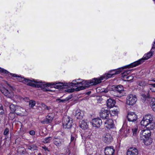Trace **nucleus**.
Segmentation results:
<instances>
[{
  "mask_svg": "<svg viewBox=\"0 0 155 155\" xmlns=\"http://www.w3.org/2000/svg\"><path fill=\"white\" fill-rule=\"evenodd\" d=\"M76 81H73L72 82V86L79 85L76 88V91H79L86 89V87H89L90 85H95L101 82V80L97 78H94L90 81H83L81 82H78L75 83Z\"/></svg>",
  "mask_w": 155,
  "mask_h": 155,
  "instance_id": "1",
  "label": "nucleus"
},
{
  "mask_svg": "<svg viewBox=\"0 0 155 155\" xmlns=\"http://www.w3.org/2000/svg\"><path fill=\"white\" fill-rule=\"evenodd\" d=\"M151 131L149 130H142L140 134V139L146 145H150L152 143V140L150 138Z\"/></svg>",
  "mask_w": 155,
  "mask_h": 155,
  "instance_id": "2",
  "label": "nucleus"
},
{
  "mask_svg": "<svg viewBox=\"0 0 155 155\" xmlns=\"http://www.w3.org/2000/svg\"><path fill=\"white\" fill-rule=\"evenodd\" d=\"M17 79L20 81L24 83H27V85L32 87H42L43 85L42 83L39 82L37 80H31L27 78H25L20 76H18Z\"/></svg>",
  "mask_w": 155,
  "mask_h": 155,
  "instance_id": "3",
  "label": "nucleus"
},
{
  "mask_svg": "<svg viewBox=\"0 0 155 155\" xmlns=\"http://www.w3.org/2000/svg\"><path fill=\"white\" fill-rule=\"evenodd\" d=\"M124 88L122 85H115L112 86L110 93L114 96L121 97L124 95Z\"/></svg>",
  "mask_w": 155,
  "mask_h": 155,
  "instance_id": "4",
  "label": "nucleus"
},
{
  "mask_svg": "<svg viewBox=\"0 0 155 155\" xmlns=\"http://www.w3.org/2000/svg\"><path fill=\"white\" fill-rule=\"evenodd\" d=\"M152 55V54L151 52H149L147 54L144 55L143 58L127 66V67L129 68L135 67L137 65H138L142 63L144 61V60L148 59L150 58Z\"/></svg>",
  "mask_w": 155,
  "mask_h": 155,
  "instance_id": "5",
  "label": "nucleus"
},
{
  "mask_svg": "<svg viewBox=\"0 0 155 155\" xmlns=\"http://www.w3.org/2000/svg\"><path fill=\"white\" fill-rule=\"evenodd\" d=\"M73 123L72 119L66 116L63 117L62 120V124L64 128L65 129H70L72 126Z\"/></svg>",
  "mask_w": 155,
  "mask_h": 155,
  "instance_id": "6",
  "label": "nucleus"
},
{
  "mask_svg": "<svg viewBox=\"0 0 155 155\" xmlns=\"http://www.w3.org/2000/svg\"><path fill=\"white\" fill-rule=\"evenodd\" d=\"M137 100V98L135 95L129 94L127 97L126 103L129 105L132 106L136 103Z\"/></svg>",
  "mask_w": 155,
  "mask_h": 155,
  "instance_id": "7",
  "label": "nucleus"
},
{
  "mask_svg": "<svg viewBox=\"0 0 155 155\" xmlns=\"http://www.w3.org/2000/svg\"><path fill=\"white\" fill-rule=\"evenodd\" d=\"M103 141L107 144H110L113 140V138L111 135L109 133L104 134L102 137Z\"/></svg>",
  "mask_w": 155,
  "mask_h": 155,
  "instance_id": "8",
  "label": "nucleus"
},
{
  "mask_svg": "<svg viewBox=\"0 0 155 155\" xmlns=\"http://www.w3.org/2000/svg\"><path fill=\"white\" fill-rule=\"evenodd\" d=\"M122 69L121 68H119L117 70H115L111 71L104 76V78L107 79L111 77L114 75L120 73Z\"/></svg>",
  "mask_w": 155,
  "mask_h": 155,
  "instance_id": "9",
  "label": "nucleus"
},
{
  "mask_svg": "<svg viewBox=\"0 0 155 155\" xmlns=\"http://www.w3.org/2000/svg\"><path fill=\"white\" fill-rule=\"evenodd\" d=\"M110 113V112L108 110H105L104 108H102L100 112V116L103 119H108Z\"/></svg>",
  "mask_w": 155,
  "mask_h": 155,
  "instance_id": "10",
  "label": "nucleus"
},
{
  "mask_svg": "<svg viewBox=\"0 0 155 155\" xmlns=\"http://www.w3.org/2000/svg\"><path fill=\"white\" fill-rule=\"evenodd\" d=\"M127 117L128 121L133 122H135L137 118V115L134 112H129Z\"/></svg>",
  "mask_w": 155,
  "mask_h": 155,
  "instance_id": "11",
  "label": "nucleus"
},
{
  "mask_svg": "<svg viewBox=\"0 0 155 155\" xmlns=\"http://www.w3.org/2000/svg\"><path fill=\"white\" fill-rule=\"evenodd\" d=\"M54 117V114L52 113H49L46 116V118L42 121L41 122L43 124H48L51 123Z\"/></svg>",
  "mask_w": 155,
  "mask_h": 155,
  "instance_id": "12",
  "label": "nucleus"
},
{
  "mask_svg": "<svg viewBox=\"0 0 155 155\" xmlns=\"http://www.w3.org/2000/svg\"><path fill=\"white\" fill-rule=\"evenodd\" d=\"M115 152L113 146H107L104 148V153L105 155H114Z\"/></svg>",
  "mask_w": 155,
  "mask_h": 155,
  "instance_id": "13",
  "label": "nucleus"
},
{
  "mask_svg": "<svg viewBox=\"0 0 155 155\" xmlns=\"http://www.w3.org/2000/svg\"><path fill=\"white\" fill-rule=\"evenodd\" d=\"M102 121L99 118H95L92 120V124L93 127H99L101 125Z\"/></svg>",
  "mask_w": 155,
  "mask_h": 155,
  "instance_id": "14",
  "label": "nucleus"
},
{
  "mask_svg": "<svg viewBox=\"0 0 155 155\" xmlns=\"http://www.w3.org/2000/svg\"><path fill=\"white\" fill-rule=\"evenodd\" d=\"M53 141L54 144L57 147L61 146L64 143V139L58 138V137H54Z\"/></svg>",
  "mask_w": 155,
  "mask_h": 155,
  "instance_id": "15",
  "label": "nucleus"
},
{
  "mask_svg": "<svg viewBox=\"0 0 155 155\" xmlns=\"http://www.w3.org/2000/svg\"><path fill=\"white\" fill-rule=\"evenodd\" d=\"M138 154L137 149L134 147L129 148L127 151V155H137Z\"/></svg>",
  "mask_w": 155,
  "mask_h": 155,
  "instance_id": "16",
  "label": "nucleus"
},
{
  "mask_svg": "<svg viewBox=\"0 0 155 155\" xmlns=\"http://www.w3.org/2000/svg\"><path fill=\"white\" fill-rule=\"evenodd\" d=\"M25 112L26 110L25 109L18 106L17 107V109L15 113L17 115L23 116L24 115Z\"/></svg>",
  "mask_w": 155,
  "mask_h": 155,
  "instance_id": "17",
  "label": "nucleus"
},
{
  "mask_svg": "<svg viewBox=\"0 0 155 155\" xmlns=\"http://www.w3.org/2000/svg\"><path fill=\"white\" fill-rule=\"evenodd\" d=\"M38 82H39L42 83L43 85L41 86L42 87H41L43 90L45 91H52L49 89H48L47 87H50L52 85V83H45V82H39L38 80H36Z\"/></svg>",
  "mask_w": 155,
  "mask_h": 155,
  "instance_id": "18",
  "label": "nucleus"
},
{
  "mask_svg": "<svg viewBox=\"0 0 155 155\" xmlns=\"http://www.w3.org/2000/svg\"><path fill=\"white\" fill-rule=\"evenodd\" d=\"M105 127L108 129H110L114 127V125L113 124V121L111 119H109L105 122Z\"/></svg>",
  "mask_w": 155,
  "mask_h": 155,
  "instance_id": "19",
  "label": "nucleus"
},
{
  "mask_svg": "<svg viewBox=\"0 0 155 155\" xmlns=\"http://www.w3.org/2000/svg\"><path fill=\"white\" fill-rule=\"evenodd\" d=\"M106 103L107 107L111 108L114 106L116 101L110 98L107 100Z\"/></svg>",
  "mask_w": 155,
  "mask_h": 155,
  "instance_id": "20",
  "label": "nucleus"
},
{
  "mask_svg": "<svg viewBox=\"0 0 155 155\" xmlns=\"http://www.w3.org/2000/svg\"><path fill=\"white\" fill-rule=\"evenodd\" d=\"M52 85L55 84L54 87L55 88L58 89H61L65 88V86H66V85H64L63 83L61 82H54L52 83Z\"/></svg>",
  "mask_w": 155,
  "mask_h": 155,
  "instance_id": "21",
  "label": "nucleus"
},
{
  "mask_svg": "<svg viewBox=\"0 0 155 155\" xmlns=\"http://www.w3.org/2000/svg\"><path fill=\"white\" fill-rule=\"evenodd\" d=\"M79 126L82 129L85 130L87 129L88 127V126L86 122L84 120H82L79 122Z\"/></svg>",
  "mask_w": 155,
  "mask_h": 155,
  "instance_id": "22",
  "label": "nucleus"
},
{
  "mask_svg": "<svg viewBox=\"0 0 155 155\" xmlns=\"http://www.w3.org/2000/svg\"><path fill=\"white\" fill-rule=\"evenodd\" d=\"M72 97V95H70L68 97H66L65 99H61L60 98L56 100V101L59 103L62 102L66 103L69 102V101Z\"/></svg>",
  "mask_w": 155,
  "mask_h": 155,
  "instance_id": "23",
  "label": "nucleus"
},
{
  "mask_svg": "<svg viewBox=\"0 0 155 155\" xmlns=\"http://www.w3.org/2000/svg\"><path fill=\"white\" fill-rule=\"evenodd\" d=\"M145 127L147 130H149L150 131V130H153L154 128L155 127V124L152 122H150Z\"/></svg>",
  "mask_w": 155,
  "mask_h": 155,
  "instance_id": "24",
  "label": "nucleus"
},
{
  "mask_svg": "<svg viewBox=\"0 0 155 155\" xmlns=\"http://www.w3.org/2000/svg\"><path fill=\"white\" fill-rule=\"evenodd\" d=\"M83 115V113H81L80 110H77L76 111L75 117L78 119H81Z\"/></svg>",
  "mask_w": 155,
  "mask_h": 155,
  "instance_id": "25",
  "label": "nucleus"
},
{
  "mask_svg": "<svg viewBox=\"0 0 155 155\" xmlns=\"http://www.w3.org/2000/svg\"><path fill=\"white\" fill-rule=\"evenodd\" d=\"M150 122V121L147 119L146 120L145 118L143 117V120L141 121L140 124L142 125L145 127Z\"/></svg>",
  "mask_w": 155,
  "mask_h": 155,
  "instance_id": "26",
  "label": "nucleus"
},
{
  "mask_svg": "<svg viewBox=\"0 0 155 155\" xmlns=\"http://www.w3.org/2000/svg\"><path fill=\"white\" fill-rule=\"evenodd\" d=\"M52 139V137H49L45 138L42 142L45 143H48L50 142Z\"/></svg>",
  "mask_w": 155,
  "mask_h": 155,
  "instance_id": "27",
  "label": "nucleus"
},
{
  "mask_svg": "<svg viewBox=\"0 0 155 155\" xmlns=\"http://www.w3.org/2000/svg\"><path fill=\"white\" fill-rule=\"evenodd\" d=\"M18 106L17 105H15L14 104H12L10 105V106L9 107L12 111L15 112L17 109V107Z\"/></svg>",
  "mask_w": 155,
  "mask_h": 155,
  "instance_id": "28",
  "label": "nucleus"
},
{
  "mask_svg": "<svg viewBox=\"0 0 155 155\" xmlns=\"http://www.w3.org/2000/svg\"><path fill=\"white\" fill-rule=\"evenodd\" d=\"M15 113L14 112H11L9 114L8 118L10 120H13L15 117Z\"/></svg>",
  "mask_w": 155,
  "mask_h": 155,
  "instance_id": "29",
  "label": "nucleus"
},
{
  "mask_svg": "<svg viewBox=\"0 0 155 155\" xmlns=\"http://www.w3.org/2000/svg\"><path fill=\"white\" fill-rule=\"evenodd\" d=\"M145 118L146 119H147L150 122H152L153 120V118L150 114L147 115L143 117Z\"/></svg>",
  "mask_w": 155,
  "mask_h": 155,
  "instance_id": "30",
  "label": "nucleus"
},
{
  "mask_svg": "<svg viewBox=\"0 0 155 155\" xmlns=\"http://www.w3.org/2000/svg\"><path fill=\"white\" fill-rule=\"evenodd\" d=\"M37 147L34 144L27 146V149L31 150V151H33L36 150L37 149Z\"/></svg>",
  "mask_w": 155,
  "mask_h": 155,
  "instance_id": "31",
  "label": "nucleus"
},
{
  "mask_svg": "<svg viewBox=\"0 0 155 155\" xmlns=\"http://www.w3.org/2000/svg\"><path fill=\"white\" fill-rule=\"evenodd\" d=\"M41 107L43 108L44 110H49L51 109V107L50 106H48L46 105L44 103H42L41 104Z\"/></svg>",
  "mask_w": 155,
  "mask_h": 155,
  "instance_id": "32",
  "label": "nucleus"
},
{
  "mask_svg": "<svg viewBox=\"0 0 155 155\" xmlns=\"http://www.w3.org/2000/svg\"><path fill=\"white\" fill-rule=\"evenodd\" d=\"M137 84L140 86H145L146 85V82L144 81H141L137 82Z\"/></svg>",
  "mask_w": 155,
  "mask_h": 155,
  "instance_id": "33",
  "label": "nucleus"
},
{
  "mask_svg": "<svg viewBox=\"0 0 155 155\" xmlns=\"http://www.w3.org/2000/svg\"><path fill=\"white\" fill-rule=\"evenodd\" d=\"M151 107L153 110L155 111V99L152 100L151 102Z\"/></svg>",
  "mask_w": 155,
  "mask_h": 155,
  "instance_id": "34",
  "label": "nucleus"
},
{
  "mask_svg": "<svg viewBox=\"0 0 155 155\" xmlns=\"http://www.w3.org/2000/svg\"><path fill=\"white\" fill-rule=\"evenodd\" d=\"M76 135L74 133H72L71 135V141L74 142L76 140Z\"/></svg>",
  "mask_w": 155,
  "mask_h": 155,
  "instance_id": "35",
  "label": "nucleus"
},
{
  "mask_svg": "<svg viewBox=\"0 0 155 155\" xmlns=\"http://www.w3.org/2000/svg\"><path fill=\"white\" fill-rule=\"evenodd\" d=\"M142 97H141V100L143 102H144L146 100L147 98H148L149 96H147L145 94H143L141 95Z\"/></svg>",
  "mask_w": 155,
  "mask_h": 155,
  "instance_id": "36",
  "label": "nucleus"
},
{
  "mask_svg": "<svg viewBox=\"0 0 155 155\" xmlns=\"http://www.w3.org/2000/svg\"><path fill=\"white\" fill-rule=\"evenodd\" d=\"M35 101L33 100H31L30 101L29 105L31 108H32L35 105Z\"/></svg>",
  "mask_w": 155,
  "mask_h": 155,
  "instance_id": "37",
  "label": "nucleus"
},
{
  "mask_svg": "<svg viewBox=\"0 0 155 155\" xmlns=\"http://www.w3.org/2000/svg\"><path fill=\"white\" fill-rule=\"evenodd\" d=\"M151 86L150 87V89L152 91L155 92V83L150 84Z\"/></svg>",
  "mask_w": 155,
  "mask_h": 155,
  "instance_id": "38",
  "label": "nucleus"
},
{
  "mask_svg": "<svg viewBox=\"0 0 155 155\" xmlns=\"http://www.w3.org/2000/svg\"><path fill=\"white\" fill-rule=\"evenodd\" d=\"M0 72L3 74H8V72L7 70L0 67Z\"/></svg>",
  "mask_w": 155,
  "mask_h": 155,
  "instance_id": "39",
  "label": "nucleus"
},
{
  "mask_svg": "<svg viewBox=\"0 0 155 155\" xmlns=\"http://www.w3.org/2000/svg\"><path fill=\"white\" fill-rule=\"evenodd\" d=\"M127 75V73L126 71H124L123 73H122V77L124 78H126Z\"/></svg>",
  "mask_w": 155,
  "mask_h": 155,
  "instance_id": "40",
  "label": "nucleus"
},
{
  "mask_svg": "<svg viewBox=\"0 0 155 155\" xmlns=\"http://www.w3.org/2000/svg\"><path fill=\"white\" fill-rule=\"evenodd\" d=\"M132 130L133 132V135L134 136H135L136 134L137 128H134L132 129Z\"/></svg>",
  "mask_w": 155,
  "mask_h": 155,
  "instance_id": "41",
  "label": "nucleus"
},
{
  "mask_svg": "<svg viewBox=\"0 0 155 155\" xmlns=\"http://www.w3.org/2000/svg\"><path fill=\"white\" fill-rule=\"evenodd\" d=\"M5 104L6 106H8L9 107L10 106V105L12 104L11 103H10L9 102H8L7 100H6L5 101Z\"/></svg>",
  "mask_w": 155,
  "mask_h": 155,
  "instance_id": "42",
  "label": "nucleus"
},
{
  "mask_svg": "<svg viewBox=\"0 0 155 155\" xmlns=\"http://www.w3.org/2000/svg\"><path fill=\"white\" fill-rule=\"evenodd\" d=\"M42 148L43 149H44L45 151H47L48 152H50V151L48 148L45 145L42 146Z\"/></svg>",
  "mask_w": 155,
  "mask_h": 155,
  "instance_id": "43",
  "label": "nucleus"
},
{
  "mask_svg": "<svg viewBox=\"0 0 155 155\" xmlns=\"http://www.w3.org/2000/svg\"><path fill=\"white\" fill-rule=\"evenodd\" d=\"M9 132V129L8 128H6L4 131V134L5 135H7L8 134Z\"/></svg>",
  "mask_w": 155,
  "mask_h": 155,
  "instance_id": "44",
  "label": "nucleus"
},
{
  "mask_svg": "<svg viewBox=\"0 0 155 155\" xmlns=\"http://www.w3.org/2000/svg\"><path fill=\"white\" fill-rule=\"evenodd\" d=\"M126 78L127 79V81H130L133 79V77L131 76H129L126 77Z\"/></svg>",
  "mask_w": 155,
  "mask_h": 155,
  "instance_id": "45",
  "label": "nucleus"
},
{
  "mask_svg": "<svg viewBox=\"0 0 155 155\" xmlns=\"http://www.w3.org/2000/svg\"><path fill=\"white\" fill-rule=\"evenodd\" d=\"M129 129H128L127 131V130H126V131L124 130V129L123 127H122L120 130L121 131H124V133H126V134L129 132Z\"/></svg>",
  "mask_w": 155,
  "mask_h": 155,
  "instance_id": "46",
  "label": "nucleus"
},
{
  "mask_svg": "<svg viewBox=\"0 0 155 155\" xmlns=\"http://www.w3.org/2000/svg\"><path fill=\"white\" fill-rule=\"evenodd\" d=\"M118 111L117 110H113L112 111V113L114 115H117L118 114Z\"/></svg>",
  "mask_w": 155,
  "mask_h": 155,
  "instance_id": "47",
  "label": "nucleus"
},
{
  "mask_svg": "<svg viewBox=\"0 0 155 155\" xmlns=\"http://www.w3.org/2000/svg\"><path fill=\"white\" fill-rule=\"evenodd\" d=\"M29 133L31 135H34L35 134V131L34 130H31L29 131Z\"/></svg>",
  "mask_w": 155,
  "mask_h": 155,
  "instance_id": "48",
  "label": "nucleus"
},
{
  "mask_svg": "<svg viewBox=\"0 0 155 155\" xmlns=\"http://www.w3.org/2000/svg\"><path fill=\"white\" fill-rule=\"evenodd\" d=\"M74 91V89H69L67 90V91L68 92L72 93Z\"/></svg>",
  "mask_w": 155,
  "mask_h": 155,
  "instance_id": "49",
  "label": "nucleus"
},
{
  "mask_svg": "<svg viewBox=\"0 0 155 155\" xmlns=\"http://www.w3.org/2000/svg\"><path fill=\"white\" fill-rule=\"evenodd\" d=\"M3 111L2 106V104H0V114L2 113Z\"/></svg>",
  "mask_w": 155,
  "mask_h": 155,
  "instance_id": "50",
  "label": "nucleus"
},
{
  "mask_svg": "<svg viewBox=\"0 0 155 155\" xmlns=\"http://www.w3.org/2000/svg\"><path fill=\"white\" fill-rule=\"evenodd\" d=\"M10 74L13 77H17V78H18V76L15 74L10 73Z\"/></svg>",
  "mask_w": 155,
  "mask_h": 155,
  "instance_id": "51",
  "label": "nucleus"
},
{
  "mask_svg": "<svg viewBox=\"0 0 155 155\" xmlns=\"http://www.w3.org/2000/svg\"><path fill=\"white\" fill-rule=\"evenodd\" d=\"M59 134L61 135L62 137H63L65 135V134L64 133L61 132H59Z\"/></svg>",
  "mask_w": 155,
  "mask_h": 155,
  "instance_id": "52",
  "label": "nucleus"
},
{
  "mask_svg": "<svg viewBox=\"0 0 155 155\" xmlns=\"http://www.w3.org/2000/svg\"><path fill=\"white\" fill-rule=\"evenodd\" d=\"M108 91V89H104V91H103V92H104L106 93H107Z\"/></svg>",
  "mask_w": 155,
  "mask_h": 155,
  "instance_id": "53",
  "label": "nucleus"
},
{
  "mask_svg": "<svg viewBox=\"0 0 155 155\" xmlns=\"http://www.w3.org/2000/svg\"><path fill=\"white\" fill-rule=\"evenodd\" d=\"M127 73V74L130 73V70H128L127 71H126Z\"/></svg>",
  "mask_w": 155,
  "mask_h": 155,
  "instance_id": "54",
  "label": "nucleus"
},
{
  "mask_svg": "<svg viewBox=\"0 0 155 155\" xmlns=\"http://www.w3.org/2000/svg\"><path fill=\"white\" fill-rule=\"evenodd\" d=\"M91 93V91H88L87 93V94H90Z\"/></svg>",
  "mask_w": 155,
  "mask_h": 155,
  "instance_id": "55",
  "label": "nucleus"
},
{
  "mask_svg": "<svg viewBox=\"0 0 155 155\" xmlns=\"http://www.w3.org/2000/svg\"><path fill=\"white\" fill-rule=\"evenodd\" d=\"M38 155H42L40 153H39Z\"/></svg>",
  "mask_w": 155,
  "mask_h": 155,
  "instance_id": "56",
  "label": "nucleus"
},
{
  "mask_svg": "<svg viewBox=\"0 0 155 155\" xmlns=\"http://www.w3.org/2000/svg\"><path fill=\"white\" fill-rule=\"evenodd\" d=\"M115 71H113L112 72V73H115Z\"/></svg>",
  "mask_w": 155,
  "mask_h": 155,
  "instance_id": "57",
  "label": "nucleus"
},
{
  "mask_svg": "<svg viewBox=\"0 0 155 155\" xmlns=\"http://www.w3.org/2000/svg\"><path fill=\"white\" fill-rule=\"evenodd\" d=\"M27 100H29V99H28V98H27Z\"/></svg>",
  "mask_w": 155,
  "mask_h": 155,
  "instance_id": "58",
  "label": "nucleus"
},
{
  "mask_svg": "<svg viewBox=\"0 0 155 155\" xmlns=\"http://www.w3.org/2000/svg\"><path fill=\"white\" fill-rule=\"evenodd\" d=\"M154 81L155 82V80L153 81Z\"/></svg>",
  "mask_w": 155,
  "mask_h": 155,
  "instance_id": "59",
  "label": "nucleus"
},
{
  "mask_svg": "<svg viewBox=\"0 0 155 155\" xmlns=\"http://www.w3.org/2000/svg\"><path fill=\"white\" fill-rule=\"evenodd\" d=\"M153 1H155V0H153Z\"/></svg>",
  "mask_w": 155,
  "mask_h": 155,
  "instance_id": "60",
  "label": "nucleus"
}]
</instances>
